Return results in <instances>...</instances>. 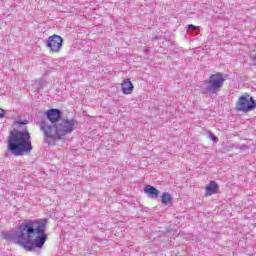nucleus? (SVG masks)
<instances>
[{
    "label": "nucleus",
    "mask_w": 256,
    "mask_h": 256,
    "mask_svg": "<svg viewBox=\"0 0 256 256\" xmlns=\"http://www.w3.org/2000/svg\"><path fill=\"white\" fill-rule=\"evenodd\" d=\"M5 117V110L0 108V118Z\"/></svg>",
    "instance_id": "dca6fc26"
},
{
    "label": "nucleus",
    "mask_w": 256,
    "mask_h": 256,
    "mask_svg": "<svg viewBox=\"0 0 256 256\" xmlns=\"http://www.w3.org/2000/svg\"><path fill=\"white\" fill-rule=\"evenodd\" d=\"M210 139H212V141H219V138H217L215 135L211 134L210 135Z\"/></svg>",
    "instance_id": "2eb2a0df"
},
{
    "label": "nucleus",
    "mask_w": 256,
    "mask_h": 256,
    "mask_svg": "<svg viewBox=\"0 0 256 256\" xmlns=\"http://www.w3.org/2000/svg\"><path fill=\"white\" fill-rule=\"evenodd\" d=\"M219 191V184L215 181H211L208 185H206V193H217Z\"/></svg>",
    "instance_id": "9d476101"
},
{
    "label": "nucleus",
    "mask_w": 256,
    "mask_h": 256,
    "mask_svg": "<svg viewBox=\"0 0 256 256\" xmlns=\"http://www.w3.org/2000/svg\"><path fill=\"white\" fill-rule=\"evenodd\" d=\"M144 193H159V190L151 185H147L144 187Z\"/></svg>",
    "instance_id": "9b49d317"
},
{
    "label": "nucleus",
    "mask_w": 256,
    "mask_h": 256,
    "mask_svg": "<svg viewBox=\"0 0 256 256\" xmlns=\"http://www.w3.org/2000/svg\"><path fill=\"white\" fill-rule=\"evenodd\" d=\"M161 199H162V203H164V205H167L172 199L171 194H162Z\"/></svg>",
    "instance_id": "f8f14e48"
},
{
    "label": "nucleus",
    "mask_w": 256,
    "mask_h": 256,
    "mask_svg": "<svg viewBox=\"0 0 256 256\" xmlns=\"http://www.w3.org/2000/svg\"><path fill=\"white\" fill-rule=\"evenodd\" d=\"M121 88H122V93L124 95H131L134 89L133 82H131V79L127 78L123 80L121 84Z\"/></svg>",
    "instance_id": "1a4fd4ad"
},
{
    "label": "nucleus",
    "mask_w": 256,
    "mask_h": 256,
    "mask_svg": "<svg viewBox=\"0 0 256 256\" xmlns=\"http://www.w3.org/2000/svg\"><path fill=\"white\" fill-rule=\"evenodd\" d=\"M223 81V75L219 73L210 76L209 80L205 82L208 93H217L221 89Z\"/></svg>",
    "instance_id": "20e7f679"
},
{
    "label": "nucleus",
    "mask_w": 256,
    "mask_h": 256,
    "mask_svg": "<svg viewBox=\"0 0 256 256\" xmlns=\"http://www.w3.org/2000/svg\"><path fill=\"white\" fill-rule=\"evenodd\" d=\"M8 151L16 157H21L25 153H31L33 151V145L31 144V135L27 130L10 132L7 137Z\"/></svg>",
    "instance_id": "f03ea898"
},
{
    "label": "nucleus",
    "mask_w": 256,
    "mask_h": 256,
    "mask_svg": "<svg viewBox=\"0 0 256 256\" xmlns=\"http://www.w3.org/2000/svg\"><path fill=\"white\" fill-rule=\"evenodd\" d=\"M47 47H49L50 53H59L63 47V38L57 34H53L48 37Z\"/></svg>",
    "instance_id": "423d86ee"
},
{
    "label": "nucleus",
    "mask_w": 256,
    "mask_h": 256,
    "mask_svg": "<svg viewBox=\"0 0 256 256\" xmlns=\"http://www.w3.org/2000/svg\"><path fill=\"white\" fill-rule=\"evenodd\" d=\"M256 107V102L253 99V97L247 95V96H241L237 102V109L238 111H243L244 113H247L249 111H253Z\"/></svg>",
    "instance_id": "39448f33"
},
{
    "label": "nucleus",
    "mask_w": 256,
    "mask_h": 256,
    "mask_svg": "<svg viewBox=\"0 0 256 256\" xmlns=\"http://www.w3.org/2000/svg\"><path fill=\"white\" fill-rule=\"evenodd\" d=\"M153 195H155L157 197V193H151L150 197H153Z\"/></svg>",
    "instance_id": "f3484780"
},
{
    "label": "nucleus",
    "mask_w": 256,
    "mask_h": 256,
    "mask_svg": "<svg viewBox=\"0 0 256 256\" xmlns=\"http://www.w3.org/2000/svg\"><path fill=\"white\" fill-rule=\"evenodd\" d=\"M46 117L52 125H55V123H58L61 119V111L59 109L52 108L46 112Z\"/></svg>",
    "instance_id": "6e6552de"
},
{
    "label": "nucleus",
    "mask_w": 256,
    "mask_h": 256,
    "mask_svg": "<svg viewBox=\"0 0 256 256\" xmlns=\"http://www.w3.org/2000/svg\"><path fill=\"white\" fill-rule=\"evenodd\" d=\"M28 121L27 120H24V121H18V122H15V125H27Z\"/></svg>",
    "instance_id": "ddd939ff"
},
{
    "label": "nucleus",
    "mask_w": 256,
    "mask_h": 256,
    "mask_svg": "<svg viewBox=\"0 0 256 256\" xmlns=\"http://www.w3.org/2000/svg\"><path fill=\"white\" fill-rule=\"evenodd\" d=\"M188 29H192V30H195V29H199V27L193 25V24H190L188 25Z\"/></svg>",
    "instance_id": "4468645a"
},
{
    "label": "nucleus",
    "mask_w": 256,
    "mask_h": 256,
    "mask_svg": "<svg viewBox=\"0 0 256 256\" xmlns=\"http://www.w3.org/2000/svg\"><path fill=\"white\" fill-rule=\"evenodd\" d=\"M45 225V220H25L14 233V243L26 251L41 249L48 237Z\"/></svg>",
    "instance_id": "f257e3e1"
},
{
    "label": "nucleus",
    "mask_w": 256,
    "mask_h": 256,
    "mask_svg": "<svg viewBox=\"0 0 256 256\" xmlns=\"http://www.w3.org/2000/svg\"><path fill=\"white\" fill-rule=\"evenodd\" d=\"M41 129L44 132L46 141L49 145L52 141H61V139H64L61 129L59 128V124L42 126Z\"/></svg>",
    "instance_id": "7ed1b4c3"
},
{
    "label": "nucleus",
    "mask_w": 256,
    "mask_h": 256,
    "mask_svg": "<svg viewBox=\"0 0 256 256\" xmlns=\"http://www.w3.org/2000/svg\"><path fill=\"white\" fill-rule=\"evenodd\" d=\"M75 125H77V122L75 119H66L62 120L61 123L58 124L60 128V132L62 133V137L65 139L69 133H73L75 130Z\"/></svg>",
    "instance_id": "0eeeda50"
}]
</instances>
